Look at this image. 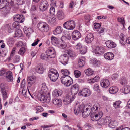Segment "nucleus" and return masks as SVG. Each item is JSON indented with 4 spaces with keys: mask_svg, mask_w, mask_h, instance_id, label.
Returning <instances> with one entry per match:
<instances>
[{
    "mask_svg": "<svg viewBox=\"0 0 130 130\" xmlns=\"http://www.w3.org/2000/svg\"><path fill=\"white\" fill-rule=\"evenodd\" d=\"M36 78L34 76H28L27 80L28 82L27 88L29 93V89L33 91L35 88V83L36 81Z\"/></svg>",
    "mask_w": 130,
    "mask_h": 130,
    "instance_id": "1",
    "label": "nucleus"
},
{
    "mask_svg": "<svg viewBox=\"0 0 130 130\" xmlns=\"http://www.w3.org/2000/svg\"><path fill=\"white\" fill-rule=\"evenodd\" d=\"M37 27L38 30L42 32H47L49 30L48 24L44 22H39L37 25Z\"/></svg>",
    "mask_w": 130,
    "mask_h": 130,
    "instance_id": "2",
    "label": "nucleus"
},
{
    "mask_svg": "<svg viewBox=\"0 0 130 130\" xmlns=\"http://www.w3.org/2000/svg\"><path fill=\"white\" fill-rule=\"evenodd\" d=\"M48 75L51 80L53 82L56 81L59 76V74L57 71L53 69H51L49 71Z\"/></svg>",
    "mask_w": 130,
    "mask_h": 130,
    "instance_id": "3",
    "label": "nucleus"
},
{
    "mask_svg": "<svg viewBox=\"0 0 130 130\" xmlns=\"http://www.w3.org/2000/svg\"><path fill=\"white\" fill-rule=\"evenodd\" d=\"M62 83L66 86H69L73 83L72 79L69 76H63L61 78Z\"/></svg>",
    "mask_w": 130,
    "mask_h": 130,
    "instance_id": "4",
    "label": "nucleus"
},
{
    "mask_svg": "<svg viewBox=\"0 0 130 130\" xmlns=\"http://www.w3.org/2000/svg\"><path fill=\"white\" fill-rule=\"evenodd\" d=\"M42 93L41 92L38 93L37 95L38 99L42 102L49 103L50 100V95L48 94L47 96H45V94L44 93Z\"/></svg>",
    "mask_w": 130,
    "mask_h": 130,
    "instance_id": "5",
    "label": "nucleus"
},
{
    "mask_svg": "<svg viewBox=\"0 0 130 130\" xmlns=\"http://www.w3.org/2000/svg\"><path fill=\"white\" fill-rule=\"evenodd\" d=\"M85 106L83 104L80 105L79 103H76L74 109V112L76 115H81V113L85 108Z\"/></svg>",
    "mask_w": 130,
    "mask_h": 130,
    "instance_id": "6",
    "label": "nucleus"
},
{
    "mask_svg": "<svg viewBox=\"0 0 130 130\" xmlns=\"http://www.w3.org/2000/svg\"><path fill=\"white\" fill-rule=\"evenodd\" d=\"M75 26V23L74 21L71 20L65 22L63 24V26L65 28L68 30H73Z\"/></svg>",
    "mask_w": 130,
    "mask_h": 130,
    "instance_id": "7",
    "label": "nucleus"
},
{
    "mask_svg": "<svg viewBox=\"0 0 130 130\" xmlns=\"http://www.w3.org/2000/svg\"><path fill=\"white\" fill-rule=\"evenodd\" d=\"M84 108H85L81 113V115L83 117L86 118L88 117L92 112L91 109L92 108L91 106H89V105L85 106Z\"/></svg>",
    "mask_w": 130,
    "mask_h": 130,
    "instance_id": "8",
    "label": "nucleus"
},
{
    "mask_svg": "<svg viewBox=\"0 0 130 130\" xmlns=\"http://www.w3.org/2000/svg\"><path fill=\"white\" fill-rule=\"evenodd\" d=\"M46 53L47 56V58H53L56 55V53L55 50L52 48H50L46 51Z\"/></svg>",
    "mask_w": 130,
    "mask_h": 130,
    "instance_id": "9",
    "label": "nucleus"
},
{
    "mask_svg": "<svg viewBox=\"0 0 130 130\" xmlns=\"http://www.w3.org/2000/svg\"><path fill=\"white\" fill-rule=\"evenodd\" d=\"M49 5L46 0H42L41 1L39 6L40 10L43 11L46 10L48 6Z\"/></svg>",
    "mask_w": 130,
    "mask_h": 130,
    "instance_id": "10",
    "label": "nucleus"
},
{
    "mask_svg": "<svg viewBox=\"0 0 130 130\" xmlns=\"http://www.w3.org/2000/svg\"><path fill=\"white\" fill-rule=\"evenodd\" d=\"M103 115V113L102 112L100 111L98 113H95L91 114L90 115V117L92 120L96 121L100 119L102 117Z\"/></svg>",
    "mask_w": 130,
    "mask_h": 130,
    "instance_id": "11",
    "label": "nucleus"
},
{
    "mask_svg": "<svg viewBox=\"0 0 130 130\" xmlns=\"http://www.w3.org/2000/svg\"><path fill=\"white\" fill-rule=\"evenodd\" d=\"M105 52V50L104 47L99 46H96L93 51V53L97 54H101Z\"/></svg>",
    "mask_w": 130,
    "mask_h": 130,
    "instance_id": "12",
    "label": "nucleus"
},
{
    "mask_svg": "<svg viewBox=\"0 0 130 130\" xmlns=\"http://www.w3.org/2000/svg\"><path fill=\"white\" fill-rule=\"evenodd\" d=\"M1 93L3 100H5L8 97V92L9 90L8 87H6L3 88L1 87Z\"/></svg>",
    "mask_w": 130,
    "mask_h": 130,
    "instance_id": "13",
    "label": "nucleus"
},
{
    "mask_svg": "<svg viewBox=\"0 0 130 130\" xmlns=\"http://www.w3.org/2000/svg\"><path fill=\"white\" fill-rule=\"evenodd\" d=\"M79 88V86L77 84H76L71 86V92L72 95H75L77 94Z\"/></svg>",
    "mask_w": 130,
    "mask_h": 130,
    "instance_id": "14",
    "label": "nucleus"
},
{
    "mask_svg": "<svg viewBox=\"0 0 130 130\" xmlns=\"http://www.w3.org/2000/svg\"><path fill=\"white\" fill-rule=\"evenodd\" d=\"M74 98V96H71L68 94L66 95V97L63 100V102L64 104H68L71 103Z\"/></svg>",
    "mask_w": 130,
    "mask_h": 130,
    "instance_id": "15",
    "label": "nucleus"
},
{
    "mask_svg": "<svg viewBox=\"0 0 130 130\" xmlns=\"http://www.w3.org/2000/svg\"><path fill=\"white\" fill-rule=\"evenodd\" d=\"M68 59L69 57L66 54L61 56L60 58L61 62L64 65L67 64Z\"/></svg>",
    "mask_w": 130,
    "mask_h": 130,
    "instance_id": "16",
    "label": "nucleus"
},
{
    "mask_svg": "<svg viewBox=\"0 0 130 130\" xmlns=\"http://www.w3.org/2000/svg\"><path fill=\"white\" fill-rule=\"evenodd\" d=\"M91 93L90 90L87 88L83 89L81 92V95L83 96L88 97L89 96Z\"/></svg>",
    "mask_w": 130,
    "mask_h": 130,
    "instance_id": "17",
    "label": "nucleus"
},
{
    "mask_svg": "<svg viewBox=\"0 0 130 130\" xmlns=\"http://www.w3.org/2000/svg\"><path fill=\"white\" fill-rule=\"evenodd\" d=\"M81 34L79 31L77 30L74 31L72 35V38L75 40L79 39L81 37Z\"/></svg>",
    "mask_w": 130,
    "mask_h": 130,
    "instance_id": "18",
    "label": "nucleus"
},
{
    "mask_svg": "<svg viewBox=\"0 0 130 130\" xmlns=\"http://www.w3.org/2000/svg\"><path fill=\"white\" fill-rule=\"evenodd\" d=\"M94 39L93 34L91 33H89L86 37L85 40L87 43H90L93 41Z\"/></svg>",
    "mask_w": 130,
    "mask_h": 130,
    "instance_id": "19",
    "label": "nucleus"
},
{
    "mask_svg": "<svg viewBox=\"0 0 130 130\" xmlns=\"http://www.w3.org/2000/svg\"><path fill=\"white\" fill-rule=\"evenodd\" d=\"M101 86L104 88H107L110 85V83L109 81L107 79L102 80L100 82Z\"/></svg>",
    "mask_w": 130,
    "mask_h": 130,
    "instance_id": "20",
    "label": "nucleus"
},
{
    "mask_svg": "<svg viewBox=\"0 0 130 130\" xmlns=\"http://www.w3.org/2000/svg\"><path fill=\"white\" fill-rule=\"evenodd\" d=\"M104 57L106 59L110 60L113 59L114 54L111 52H108L104 54Z\"/></svg>",
    "mask_w": 130,
    "mask_h": 130,
    "instance_id": "21",
    "label": "nucleus"
},
{
    "mask_svg": "<svg viewBox=\"0 0 130 130\" xmlns=\"http://www.w3.org/2000/svg\"><path fill=\"white\" fill-rule=\"evenodd\" d=\"M23 30L24 33L28 37H29L30 34L33 32V30L32 28L27 27L25 26L24 27Z\"/></svg>",
    "mask_w": 130,
    "mask_h": 130,
    "instance_id": "22",
    "label": "nucleus"
},
{
    "mask_svg": "<svg viewBox=\"0 0 130 130\" xmlns=\"http://www.w3.org/2000/svg\"><path fill=\"white\" fill-rule=\"evenodd\" d=\"M53 103L58 107H61L62 105V101L61 99L55 98L52 100Z\"/></svg>",
    "mask_w": 130,
    "mask_h": 130,
    "instance_id": "23",
    "label": "nucleus"
},
{
    "mask_svg": "<svg viewBox=\"0 0 130 130\" xmlns=\"http://www.w3.org/2000/svg\"><path fill=\"white\" fill-rule=\"evenodd\" d=\"M6 77L7 80L9 82H12L13 78L12 72L8 71L6 73Z\"/></svg>",
    "mask_w": 130,
    "mask_h": 130,
    "instance_id": "24",
    "label": "nucleus"
},
{
    "mask_svg": "<svg viewBox=\"0 0 130 130\" xmlns=\"http://www.w3.org/2000/svg\"><path fill=\"white\" fill-rule=\"evenodd\" d=\"M64 12L62 10H59L57 12V17L59 20H61L65 17Z\"/></svg>",
    "mask_w": 130,
    "mask_h": 130,
    "instance_id": "25",
    "label": "nucleus"
},
{
    "mask_svg": "<svg viewBox=\"0 0 130 130\" xmlns=\"http://www.w3.org/2000/svg\"><path fill=\"white\" fill-rule=\"evenodd\" d=\"M8 4L9 2L7 0H2V2H0V9H2L5 8H7L8 7H6V6Z\"/></svg>",
    "mask_w": 130,
    "mask_h": 130,
    "instance_id": "26",
    "label": "nucleus"
},
{
    "mask_svg": "<svg viewBox=\"0 0 130 130\" xmlns=\"http://www.w3.org/2000/svg\"><path fill=\"white\" fill-rule=\"evenodd\" d=\"M63 31V29L61 26H58L56 27L55 29L53 31V32L54 35H57L61 33Z\"/></svg>",
    "mask_w": 130,
    "mask_h": 130,
    "instance_id": "27",
    "label": "nucleus"
},
{
    "mask_svg": "<svg viewBox=\"0 0 130 130\" xmlns=\"http://www.w3.org/2000/svg\"><path fill=\"white\" fill-rule=\"evenodd\" d=\"M62 91L61 90H54L52 92V95L54 97H58L61 96L62 94Z\"/></svg>",
    "mask_w": 130,
    "mask_h": 130,
    "instance_id": "28",
    "label": "nucleus"
},
{
    "mask_svg": "<svg viewBox=\"0 0 130 130\" xmlns=\"http://www.w3.org/2000/svg\"><path fill=\"white\" fill-rule=\"evenodd\" d=\"M85 57H83L79 59L78 61V65L79 67H82L84 65L85 63Z\"/></svg>",
    "mask_w": 130,
    "mask_h": 130,
    "instance_id": "29",
    "label": "nucleus"
},
{
    "mask_svg": "<svg viewBox=\"0 0 130 130\" xmlns=\"http://www.w3.org/2000/svg\"><path fill=\"white\" fill-rule=\"evenodd\" d=\"M124 36V35L122 33H121L120 36V39L119 41L121 44L123 45H124L126 43V40L125 39Z\"/></svg>",
    "mask_w": 130,
    "mask_h": 130,
    "instance_id": "30",
    "label": "nucleus"
},
{
    "mask_svg": "<svg viewBox=\"0 0 130 130\" xmlns=\"http://www.w3.org/2000/svg\"><path fill=\"white\" fill-rule=\"evenodd\" d=\"M89 105V106H91L92 108L91 109L92 111H94L98 110V109L100 108V104L98 103H95L93 106V107H92V105L91 104H90Z\"/></svg>",
    "mask_w": 130,
    "mask_h": 130,
    "instance_id": "31",
    "label": "nucleus"
},
{
    "mask_svg": "<svg viewBox=\"0 0 130 130\" xmlns=\"http://www.w3.org/2000/svg\"><path fill=\"white\" fill-rule=\"evenodd\" d=\"M119 82L122 85L125 86L127 84L128 82L126 77H123L120 79Z\"/></svg>",
    "mask_w": 130,
    "mask_h": 130,
    "instance_id": "32",
    "label": "nucleus"
},
{
    "mask_svg": "<svg viewBox=\"0 0 130 130\" xmlns=\"http://www.w3.org/2000/svg\"><path fill=\"white\" fill-rule=\"evenodd\" d=\"M107 46L109 48H112L114 47V42L112 41L108 40L105 42Z\"/></svg>",
    "mask_w": 130,
    "mask_h": 130,
    "instance_id": "33",
    "label": "nucleus"
},
{
    "mask_svg": "<svg viewBox=\"0 0 130 130\" xmlns=\"http://www.w3.org/2000/svg\"><path fill=\"white\" fill-rule=\"evenodd\" d=\"M85 72L86 75L88 76H90L94 74L93 71L90 68L85 70Z\"/></svg>",
    "mask_w": 130,
    "mask_h": 130,
    "instance_id": "34",
    "label": "nucleus"
},
{
    "mask_svg": "<svg viewBox=\"0 0 130 130\" xmlns=\"http://www.w3.org/2000/svg\"><path fill=\"white\" fill-rule=\"evenodd\" d=\"M44 68L42 66H38L36 68L35 71L39 73L42 74L43 72Z\"/></svg>",
    "mask_w": 130,
    "mask_h": 130,
    "instance_id": "35",
    "label": "nucleus"
},
{
    "mask_svg": "<svg viewBox=\"0 0 130 130\" xmlns=\"http://www.w3.org/2000/svg\"><path fill=\"white\" fill-rule=\"evenodd\" d=\"M99 76H96L93 78L89 79L88 81L90 83H93L97 82L99 79Z\"/></svg>",
    "mask_w": 130,
    "mask_h": 130,
    "instance_id": "36",
    "label": "nucleus"
},
{
    "mask_svg": "<svg viewBox=\"0 0 130 130\" xmlns=\"http://www.w3.org/2000/svg\"><path fill=\"white\" fill-rule=\"evenodd\" d=\"M14 40L12 37H10L8 38L7 42V44L10 46H11L14 43Z\"/></svg>",
    "mask_w": 130,
    "mask_h": 130,
    "instance_id": "37",
    "label": "nucleus"
},
{
    "mask_svg": "<svg viewBox=\"0 0 130 130\" xmlns=\"http://www.w3.org/2000/svg\"><path fill=\"white\" fill-rule=\"evenodd\" d=\"M92 63L96 67H98L100 66V61L96 59H94L92 61Z\"/></svg>",
    "mask_w": 130,
    "mask_h": 130,
    "instance_id": "38",
    "label": "nucleus"
},
{
    "mask_svg": "<svg viewBox=\"0 0 130 130\" xmlns=\"http://www.w3.org/2000/svg\"><path fill=\"white\" fill-rule=\"evenodd\" d=\"M123 93L125 94H127L130 92V88L127 87H125L122 90Z\"/></svg>",
    "mask_w": 130,
    "mask_h": 130,
    "instance_id": "39",
    "label": "nucleus"
},
{
    "mask_svg": "<svg viewBox=\"0 0 130 130\" xmlns=\"http://www.w3.org/2000/svg\"><path fill=\"white\" fill-rule=\"evenodd\" d=\"M18 30H16L15 33L14 37H19L22 35V32L21 30L19 29H17Z\"/></svg>",
    "mask_w": 130,
    "mask_h": 130,
    "instance_id": "40",
    "label": "nucleus"
},
{
    "mask_svg": "<svg viewBox=\"0 0 130 130\" xmlns=\"http://www.w3.org/2000/svg\"><path fill=\"white\" fill-rule=\"evenodd\" d=\"M6 27L8 30V31L9 33H11L13 31V28L9 24H6Z\"/></svg>",
    "mask_w": 130,
    "mask_h": 130,
    "instance_id": "41",
    "label": "nucleus"
},
{
    "mask_svg": "<svg viewBox=\"0 0 130 130\" xmlns=\"http://www.w3.org/2000/svg\"><path fill=\"white\" fill-rule=\"evenodd\" d=\"M117 20L121 23L123 25H124L125 23L124 18L122 17H119L117 18Z\"/></svg>",
    "mask_w": 130,
    "mask_h": 130,
    "instance_id": "42",
    "label": "nucleus"
},
{
    "mask_svg": "<svg viewBox=\"0 0 130 130\" xmlns=\"http://www.w3.org/2000/svg\"><path fill=\"white\" fill-rule=\"evenodd\" d=\"M52 42L53 43L57 44L58 43V39L56 37L52 36L51 38Z\"/></svg>",
    "mask_w": 130,
    "mask_h": 130,
    "instance_id": "43",
    "label": "nucleus"
},
{
    "mask_svg": "<svg viewBox=\"0 0 130 130\" xmlns=\"http://www.w3.org/2000/svg\"><path fill=\"white\" fill-rule=\"evenodd\" d=\"M66 53H67L70 57H73L74 55V53L71 50H67L66 51Z\"/></svg>",
    "mask_w": 130,
    "mask_h": 130,
    "instance_id": "44",
    "label": "nucleus"
},
{
    "mask_svg": "<svg viewBox=\"0 0 130 130\" xmlns=\"http://www.w3.org/2000/svg\"><path fill=\"white\" fill-rule=\"evenodd\" d=\"M17 3H16V5L15 4V6H14L16 8H18L19 6V5H22L24 3V0H17Z\"/></svg>",
    "mask_w": 130,
    "mask_h": 130,
    "instance_id": "45",
    "label": "nucleus"
},
{
    "mask_svg": "<svg viewBox=\"0 0 130 130\" xmlns=\"http://www.w3.org/2000/svg\"><path fill=\"white\" fill-rule=\"evenodd\" d=\"M93 88L94 91L98 92H100V90L99 89V87L98 84H95L93 85Z\"/></svg>",
    "mask_w": 130,
    "mask_h": 130,
    "instance_id": "46",
    "label": "nucleus"
},
{
    "mask_svg": "<svg viewBox=\"0 0 130 130\" xmlns=\"http://www.w3.org/2000/svg\"><path fill=\"white\" fill-rule=\"evenodd\" d=\"M105 124L107 123H109L111 120V118L109 117H106L103 118Z\"/></svg>",
    "mask_w": 130,
    "mask_h": 130,
    "instance_id": "47",
    "label": "nucleus"
},
{
    "mask_svg": "<svg viewBox=\"0 0 130 130\" xmlns=\"http://www.w3.org/2000/svg\"><path fill=\"white\" fill-rule=\"evenodd\" d=\"M121 103V102L120 101H118L114 102V108H119Z\"/></svg>",
    "mask_w": 130,
    "mask_h": 130,
    "instance_id": "48",
    "label": "nucleus"
},
{
    "mask_svg": "<svg viewBox=\"0 0 130 130\" xmlns=\"http://www.w3.org/2000/svg\"><path fill=\"white\" fill-rule=\"evenodd\" d=\"M61 72L64 75L63 76H68V75L70 74L69 71L67 69H62L61 70Z\"/></svg>",
    "mask_w": 130,
    "mask_h": 130,
    "instance_id": "49",
    "label": "nucleus"
},
{
    "mask_svg": "<svg viewBox=\"0 0 130 130\" xmlns=\"http://www.w3.org/2000/svg\"><path fill=\"white\" fill-rule=\"evenodd\" d=\"M74 73L76 78L79 77L81 74L80 72L79 71L77 70L74 71Z\"/></svg>",
    "mask_w": 130,
    "mask_h": 130,
    "instance_id": "50",
    "label": "nucleus"
},
{
    "mask_svg": "<svg viewBox=\"0 0 130 130\" xmlns=\"http://www.w3.org/2000/svg\"><path fill=\"white\" fill-rule=\"evenodd\" d=\"M18 23L15 21L13 24V27L17 29H19L20 27V26Z\"/></svg>",
    "mask_w": 130,
    "mask_h": 130,
    "instance_id": "51",
    "label": "nucleus"
},
{
    "mask_svg": "<svg viewBox=\"0 0 130 130\" xmlns=\"http://www.w3.org/2000/svg\"><path fill=\"white\" fill-rule=\"evenodd\" d=\"M25 48L22 47L19 50L18 52V53L21 55H22L25 52Z\"/></svg>",
    "mask_w": 130,
    "mask_h": 130,
    "instance_id": "52",
    "label": "nucleus"
},
{
    "mask_svg": "<svg viewBox=\"0 0 130 130\" xmlns=\"http://www.w3.org/2000/svg\"><path fill=\"white\" fill-rule=\"evenodd\" d=\"M56 20V19L55 17H50L48 22L52 24L55 22Z\"/></svg>",
    "mask_w": 130,
    "mask_h": 130,
    "instance_id": "53",
    "label": "nucleus"
},
{
    "mask_svg": "<svg viewBox=\"0 0 130 130\" xmlns=\"http://www.w3.org/2000/svg\"><path fill=\"white\" fill-rule=\"evenodd\" d=\"M50 13L51 15H54L55 12V9L53 7L50 8L49 10Z\"/></svg>",
    "mask_w": 130,
    "mask_h": 130,
    "instance_id": "54",
    "label": "nucleus"
},
{
    "mask_svg": "<svg viewBox=\"0 0 130 130\" xmlns=\"http://www.w3.org/2000/svg\"><path fill=\"white\" fill-rule=\"evenodd\" d=\"M27 91L26 89L25 88H23L22 90V93L26 98H27Z\"/></svg>",
    "mask_w": 130,
    "mask_h": 130,
    "instance_id": "55",
    "label": "nucleus"
},
{
    "mask_svg": "<svg viewBox=\"0 0 130 130\" xmlns=\"http://www.w3.org/2000/svg\"><path fill=\"white\" fill-rule=\"evenodd\" d=\"M21 17H20L19 19L16 21V22L19 23H22L23 22L24 18L22 15H21Z\"/></svg>",
    "mask_w": 130,
    "mask_h": 130,
    "instance_id": "56",
    "label": "nucleus"
},
{
    "mask_svg": "<svg viewBox=\"0 0 130 130\" xmlns=\"http://www.w3.org/2000/svg\"><path fill=\"white\" fill-rule=\"evenodd\" d=\"M97 123L99 125L102 126L103 125L105 124L103 118L101 119L100 120L98 121Z\"/></svg>",
    "mask_w": 130,
    "mask_h": 130,
    "instance_id": "57",
    "label": "nucleus"
},
{
    "mask_svg": "<svg viewBox=\"0 0 130 130\" xmlns=\"http://www.w3.org/2000/svg\"><path fill=\"white\" fill-rule=\"evenodd\" d=\"M86 47H84L82 50H80V53L82 54H84L86 52Z\"/></svg>",
    "mask_w": 130,
    "mask_h": 130,
    "instance_id": "58",
    "label": "nucleus"
},
{
    "mask_svg": "<svg viewBox=\"0 0 130 130\" xmlns=\"http://www.w3.org/2000/svg\"><path fill=\"white\" fill-rule=\"evenodd\" d=\"M20 59V57L18 55H16L14 58V61L15 62H18Z\"/></svg>",
    "mask_w": 130,
    "mask_h": 130,
    "instance_id": "59",
    "label": "nucleus"
},
{
    "mask_svg": "<svg viewBox=\"0 0 130 130\" xmlns=\"http://www.w3.org/2000/svg\"><path fill=\"white\" fill-rule=\"evenodd\" d=\"M36 110L38 111L41 112L43 110V109L42 107L40 106H37L36 108Z\"/></svg>",
    "mask_w": 130,
    "mask_h": 130,
    "instance_id": "60",
    "label": "nucleus"
},
{
    "mask_svg": "<svg viewBox=\"0 0 130 130\" xmlns=\"http://www.w3.org/2000/svg\"><path fill=\"white\" fill-rule=\"evenodd\" d=\"M108 124L110 128H114V122L113 121H110L109 122Z\"/></svg>",
    "mask_w": 130,
    "mask_h": 130,
    "instance_id": "61",
    "label": "nucleus"
},
{
    "mask_svg": "<svg viewBox=\"0 0 130 130\" xmlns=\"http://www.w3.org/2000/svg\"><path fill=\"white\" fill-rule=\"evenodd\" d=\"M82 47V45L80 43H78L75 46L77 50H80Z\"/></svg>",
    "mask_w": 130,
    "mask_h": 130,
    "instance_id": "62",
    "label": "nucleus"
},
{
    "mask_svg": "<svg viewBox=\"0 0 130 130\" xmlns=\"http://www.w3.org/2000/svg\"><path fill=\"white\" fill-rule=\"evenodd\" d=\"M75 4L73 1H71L69 3V7L70 8H72L74 6Z\"/></svg>",
    "mask_w": 130,
    "mask_h": 130,
    "instance_id": "63",
    "label": "nucleus"
},
{
    "mask_svg": "<svg viewBox=\"0 0 130 130\" xmlns=\"http://www.w3.org/2000/svg\"><path fill=\"white\" fill-rule=\"evenodd\" d=\"M115 130H130V128L127 127L122 128L121 127H120L117 128Z\"/></svg>",
    "mask_w": 130,
    "mask_h": 130,
    "instance_id": "64",
    "label": "nucleus"
}]
</instances>
